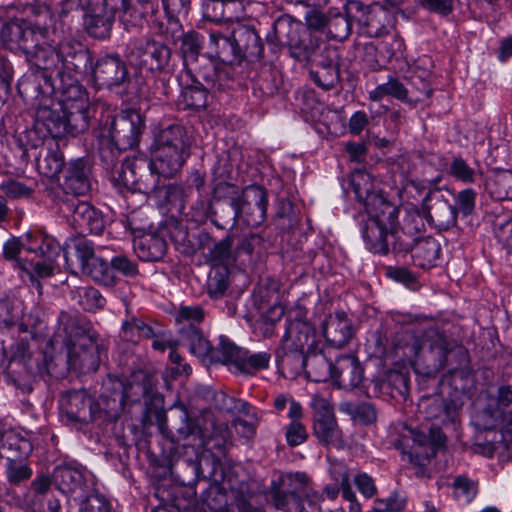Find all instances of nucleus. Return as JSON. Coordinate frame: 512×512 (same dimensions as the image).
<instances>
[{
  "mask_svg": "<svg viewBox=\"0 0 512 512\" xmlns=\"http://www.w3.org/2000/svg\"><path fill=\"white\" fill-rule=\"evenodd\" d=\"M228 268L225 266L213 267L207 281V292L212 299L224 296L228 288Z\"/></svg>",
  "mask_w": 512,
  "mask_h": 512,
  "instance_id": "obj_51",
  "label": "nucleus"
},
{
  "mask_svg": "<svg viewBox=\"0 0 512 512\" xmlns=\"http://www.w3.org/2000/svg\"><path fill=\"white\" fill-rule=\"evenodd\" d=\"M285 315V309L281 304H275L256 321L255 328L264 338H270L275 334V328Z\"/></svg>",
  "mask_w": 512,
  "mask_h": 512,
  "instance_id": "obj_47",
  "label": "nucleus"
},
{
  "mask_svg": "<svg viewBox=\"0 0 512 512\" xmlns=\"http://www.w3.org/2000/svg\"><path fill=\"white\" fill-rule=\"evenodd\" d=\"M267 192L259 185H249L241 192L239 202H234V210L231 216V224L237 219H242L248 226L261 225L267 214Z\"/></svg>",
  "mask_w": 512,
  "mask_h": 512,
  "instance_id": "obj_12",
  "label": "nucleus"
},
{
  "mask_svg": "<svg viewBox=\"0 0 512 512\" xmlns=\"http://www.w3.org/2000/svg\"><path fill=\"white\" fill-rule=\"evenodd\" d=\"M103 346L98 343L97 337L93 334L90 337L80 339L67 349L66 364L73 368H79L86 372H95L100 364V354Z\"/></svg>",
  "mask_w": 512,
  "mask_h": 512,
  "instance_id": "obj_20",
  "label": "nucleus"
},
{
  "mask_svg": "<svg viewBox=\"0 0 512 512\" xmlns=\"http://www.w3.org/2000/svg\"><path fill=\"white\" fill-rule=\"evenodd\" d=\"M75 293L78 304L86 311H96L105 305L104 297L93 287L79 288Z\"/></svg>",
  "mask_w": 512,
  "mask_h": 512,
  "instance_id": "obj_60",
  "label": "nucleus"
},
{
  "mask_svg": "<svg viewBox=\"0 0 512 512\" xmlns=\"http://www.w3.org/2000/svg\"><path fill=\"white\" fill-rule=\"evenodd\" d=\"M234 45L240 54V63L244 58L251 61L263 56V44L260 36L252 26L239 25L233 30Z\"/></svg>",
  "mask_w": 512,
  "mask_h": 512,
  "instance_id": "obj_29",
  "label": "nucleus"
},
{
  "mask_svg": "<svg viewBox=\"0 0 512 512\" xmlns=\"http://www.w3.org/2000/svg\"><path fill=\"white\" fill-rule=\"evenodd\" d=\"M181 341L187 346L192 354L197 356L203 363H213L215 348L204 338L196 326L181 328Z\"/></svg>",
  "mask_w": 512,
  "mask_h": 512,
  "instance_id": "obj_33",
  "label": "nucleus"
},
{
  "mask_svg": "<svg viewBox=\"0 0 512 512\" xmlns=\"http://www.w3.org/2000/svg\"><path fill=\"white\" fill-rule=\"evenodd\" d=\"M408 90L397 78L389 77L386 83L378 85L369 92L372 101H379L385 96H392L398 100H407Z\"/></svg>",
  "mask_w": 512,
  "mask_h": 512,
  "instance_id": "obj_49",
  "label": "nucleus"
},
{
  "mask_svg": "<svg viewBox=\"0 0 512 512\" xmlns=\"http://www.w3.org/2000/svg\"><path fill=\"white\" fill-rule=\"evenodd\" d=\"M213 470L210 474L212 483L202 495V501L212 512H224L228 501V492L219 484L223 480V469L219 462L212 461Z\"/></svg>",
  "mask_w": 512,
  "mask_h": 512,
  "instance_id": "obj_32",
  "label": "nucleus"
},
{
  "mask_svg": "<svg viewBox=\"0 0 512 512\" xmlns=\"http://www.w3.org/2000/svg\"><path fill=\"white\" fill-rule=\"evenodd\" d=\"M440 244L433 237H420L415 241L408 252L412 253L415 264L421 268L434 265L440 255Z\"/></svg>",
  "mask_w": 512,
  "mask_h": 512,
  "instance_id": "obj_35",
  "label": "nucleus"
},
{
  "mask_svg": "<svg viewBox=\"0 0 512 512\" xmlns=\"http://www.w3.org/2000/svg\"><path fill=\"white\" fill-rule=\"evenodd\" d=\"M208 91L198 81L183 88L178 98V105L183 109L200 110L207 106Z\"/></svg>",
  "mask_w": 512,
  "mask_h": 512,
  "instance_id": "obj_41",
  "label": "nucleus"
},
{
  "mask_svg": "<svg viewBox=\"0 0 512 512\" xmlns=\"http://www.w3.org/2000/svg\"><path fill=\"white\" fill-rule=\"evenodd\" d=\"M57 62L54 68L42 70V77L53 91L72 90V86H81L76 75L86 74L92 68V56L87 47L76 41H63L55 48Z\"/></svg>",
  "mask_w": 512,
  "mask_h": 512,
  "instance_id": "obj_3",
  "label": "nucleus"
},
{
  "mask_svg": "<svg viewBox=\"0 0 512 512\" xmlns=\"http://www.w3.org/2000/svg\"><path fill=\"white\" fill-rule=\"evenodd\" d=\"M134 376L131 382L108 377L103 381L101 392V405H104V413L108 416L109 422L116 421L128 404L138 403L150 390V379L147 375Z\"/></svg>",
  "mask_w": 512,
  "mask_h": 512,
  "instance_id": "obj_8",
  "label": "nucleus"
},
{
  "mask_svg": "<svg viewBox=\"0 0 512 512\" xmlns=\"http://www.w3.org/2000/svg\"><path fill=\"white\" fill-rule=\"evenodd\" d=\"M425 229L423 217L418 212H408L403 219L402 226L396 227V219L394 220V234L392 249L397 253H407L409 248L413 246L415 241L421 237V233Z\"/></svg>",
  "mask_w": 512,
  "mask_h": 512,
  "instance_id": "obj_22",
  "label": "nucleus"
},
{
  "mask_svg": "<svg viewBox=\"0 0 512 512\" xmlns=\"http://www.w3.org/2000/svg\"><path fill=\"white\" fill-rule=\"evenodd\" d=\"M454 496L466 503L471 502L478 492V483L465 475H458L452 483Z\"/></svg>",
  "mask_w": 512,
  "mask_h": 512,
  "instance_id": "obj_57",
  "label": "nucleus"
},
{
  "mask_svg": "<svg viewBox=\"0 0 512 512\" xmlns=\"http://www.w3.org/2000/svg\"><path fill=\"white\" fill-rule=\"evenodd\" d=\"M27 12L33 18L32 27L37 30L42 38H46L54 21V15L50 7L45 3H33L27 7Z\"/></svg>",
  "mask_w": 512,
  "mask_h": 512,
  "instance_id": "obj_46",
  "label": "nucleus"
},
{
  "mask_svg": "<svg viewBox=\"0 0 512 512\" xmlns=\"http://www.w3.org/2000/svg\"><path fill=\"white\" fill-rule=\"evenodd\" d=\"M81 271L89 275L95 282L102 285L113 286L115 284V277L111 266L99 257L93 259V261Z\"/></svg>",
  "mask_w": 512,
  "mask_h": 512,
  "instance_id": "obj_50",
  "label": "nucleus"
},
{
  "mask_svg": "<svg viewBox=\"0 0 512 512\" xmlns=\"http://www.w3.org/2000/svg\"><path fill=\"white\" fill-rule=\"evenodd\" d=\"M367 18L360 28L362 33L369 37H380L386 33L387 14L384 10L373 8Z\"/></svg>",
  "mask_w": 512,
  "mask_h": 512,
  "instance_id": "obj_56",
  "label": "nucleus"
},
{
  "mask_svg": "<svg viewBox=\"0 0 512 512\" xmlns=\"http://www.w3.org/2000/svg\"><path fill=\"white\" fill-rule=\"evenodd\" d=\"M189 195V188L182 184H169L163 183L161 190L158 194V199L165 200L167 203L177 205L180 209L184 207V201Z\"/></svg>",
  "mask_w": 512,
  "mask_h": 512,
  "instance_id": "obj_61",
  "label": "nucleus"
},
{
  "mask_svg": "<svg viewBox=\"0 0 512 512\" xmlns=\"http://www.w3.org/2000/svg\"><path fill=\"white\" fill-rule=\"evenodd\" d=\"M492 193L498 200H512V171L498 173L492 182Z\"/></svg>",
  "mask_w": 512,
  "mask_h": 512,
  "instance_id": "obj_63",
  "label": "nucleus"
},
{
  "mask_svg": "<svg viewBox=\"0 0 512 512\" xmlns=\"http://www.w3.org/2000/svg\"><path fill=\"white\" fill-rule=\"evenodd\" d=\"M61 186L67 194L86 195L91 189V169L88 162L83 158L70 161L63 171Z\"/></svg>",
  "mask_w": 512,
  "mask_h": 512,
  "instance_id": "obj_23",
  "label": "nucleus"
},
{
  "mask_svg": "<svg viewBox=\"0 0 512 512\" xmlns=\"http://www.w3.org/2000/svg\"><path fill=\"white\" fill-rule=\"evenodd\" d=\"M63 166V155L57 150H49L43 157L40 155L37 159V167L39 171L47 177L56 176L62 171Z\"/></svg>",
  "mask_w": 512,
  "mask_h": 512,
  "instance_id": "obj_55",
  "label": "nucleus"
},
{
  "mask_svg": "<svg viewBox=\"0 0 512 512\" xmlns=\"http://www.w3.org/2000/svg\"><path fill=\"white\" fill-rule=\"evenodd\" d=\"M27 251L49 261H56L62 251L67 269L73 271L71 252L68 247L61 248L59 243L51 237L41 233H27Z\"/></svg>",
  "mask_w": 512,
  "mask_h": 512,
  "instance_id": "obj_25",
  "label": "nucleus"
},
{
  "mask_svg": "<svg viewBox=\"0 0 512 512\" xmlns=\"http://www.w3.org/2000/svg\"><path fill=\"white\" fill-rule=\"evenodd\" d=\"M429 443L428 437L419 431L413 429H407L395 443L398 449L402 450V453L407 456L408 461L414 464H420L422 454L418 451Z\"/></svg>",
  "mask_w": 512,
  "mask_h": 512,
  "instance_id": "obj_38",
  "label": "nucleus"
},
{
  "mask_svg": "<svg viewBox=\"0 0 512 512\" xmlns=\"http://www.w3.org/2000/svg\"><path fill=\"white\" fill-rule=\"evenodd\" d=\"M267 42L275 52L287 47L293 58L308 63L324 44L320 37L289 16H281L274 22Z\"/></svg>",
  "mask_w": 512,
  "mask_h": 512,
  "instance_id": "obj_5",
  "label": "nucleus"
},
{
  "mask_svg": "<svg viewBox=\"0 0 512 512\" xmlns=\"http://www.w3.org/2000/svg\"><path fill=\"white\" fill-rule=\"evenodd\" d=\"M329 0H325L324 4L321 5H311L306 3H293L294 5H301L303 7L308 8V11L305 14V22L309 31L315 30H323L327 29L328 19H329V11L324 13L322 8L328 5Z\"/></svg>",
  "mask_w": 512,
  "mask_h": 512,
  "instance_id": "obj_52",
  "label": "nucleus"
},
{
  "mask_svg": "<svg viewBox=\"0 0 512 512\" xmlns=\"http://www.w3.org/2000/svg\"><path fill=\"white\" fill-rule=\"evenodd\" d=\"M327 35L335 40L343 41L349 37L352 31V24L347 10L341 11L338 8L329 9Z\"/></svg>",
  "mask_w": 512,
  "mask_h": 512,
  "instance_id": "obj_40",
  "label": "nucleus"
},
{
  "mask_svg": "<svg viewBox=\"0 0 512 512\" xmlns=\"http://www.w3.org/2000/svg\"><path fill=\"white\" fill-rule=\"evenodd\" d=\"M428 220L438 230H448L457 223L455 195L449 190L430 191L424 199Z\"/></svg>",
  "mask_w": 512,
  "mask_h": 512,
  "instance_id": "obj_14",
  "label": "nucleus"
},
{
  "mask_svg": "<svg viewBox=\"0 0 512 512\" xmlns=\"http://www.w3.org/2000/svg\"><path fill=\"white\" fill-rule=\"evenodd\" d=\"M103 7L106 14H108L106 21L104 22L99 18L93 19L95 27H98V22H102L101 30L99 32L90 30V33L96 37L104 38L109 34L112 19L117 13L121 14L124 21L129 19L140 20L141 12L137 11L135 2L132 3L131 0H103ZM90 29H93V27Z\"/></svg>",
  "mask_w": 512,
  "mask_h": 512,
  "instance_id": "obj_28",
  "label": "nucleus"
},
{
  "mask_svg": "<svg viewBox=\"0 0 512 512\" xmlns=\"http://www.w3.org/2000/svg\"><path fill=\"white\" fill-rule=\"evenodd\" d=\"M170 29L173 30V33H180L178 36V39L181 41L179 50L183 59L185 61H196L203 49V36L193 30L184 33L179 21L171 22Z\"/></svg>",
  "mask_w": 512,
  "mask_h": 512,
  "instance_id": "obj_36",
  "label": "nucleus"
},
{
  "mask_svg": "<svg viewBox=\"0 0 512 512\" xmlns=\"http://www.w3.org/2000/svg\"><path fill=\"white\" fill-rule=\"evenodd\" d=\"M340 410L348 413L353 419L358 420L362 424H370L376 420V410L370 403L363 402L355 404L353 402H342Z\"/></svg>",
  "mask_w": 512,
  "mask_h": 512,
  "instance_id": "obj_54",
  "label": "nucleus"
},
{
  "mask_svg": "<svg viewBox=\"0 0 512 512\" xmlns=\"http://www.w3.org/2000/svg\"><path fill=\"white\" fill-rule=\"evenodd\" d=\"M38 117L41 119L48 133L52 137L58 138L66 134L64 103H62L59 110L48 107L42 108L38 112Z\"/></svg>",
  "mask_w": 512,
  "mask_h": 512,
  "instance_id": "obj_45",
  "label": "nucleus"
},
{
  "mask_svg": "<svg viewBox=\"0 0 512 512\" xmlns=\"http://www.w3.org/2000/svg\"><path fill=\"white\" fill-rule=\"evenodd\" d=\"M119 335L122 340L133 344L138 343L143 338L156 336L154 330L148 324L135 316H130L123 321Z\"/></svg>",
  "mask_w": 512,
  "mask_h": 512,
  "instance_id": "obj_43",
  "label": "nucleus"
},
{
  "mask_svg": "<svg viewBox=\"0 0 512 512\" xmlns=\"http://www.w3.org/2000/svg\"><path fill=\"white\" fill-rule=\"evenodd\" d=\"M206 54L224 64H240V54H238L234 45L233 32L230 36H227L219 31H211L209 33Z\"/></svg>",
  "mask_w": 512,
  "mask_h": 512,
  "instance_id": "obj_30",
  "label": "nucleus"
},
{
  "mask_svg": "<svg viewBox=\"0 0 512 512\" xmlns=\"http://www.w3.org/2000/svg\"><path fill=\"white\" fill-rule=\"evenodd\" d=\"M310 76L318 87L330 90L338 83L339 68L311 66Z\"/></svg>",
  "mask_w": 512,
  "mask_h": 512,
  "instance_id": "obj_58",
  "label": "nucleus"
},
{
  "mask_svg": "<svg viewBox=\"0 0 512 512\" xmlns=\"http://www.w3.org/2000/svg\"><path fill=\"white\" fill-rule=\"evenodd\" d=\"M127 57L140 69L161 73L170 69L172 50L164 42L148 36L132 41L128 47Z\"/></svg>",
  "mask_w": 512,
  "mask_h": 512,
  "instance_id": "obj_9",
  "label": "nucleus"
},
{
  "mask_svg": "<svg viewBox=\"0 0 512 512\" xmlns=\"http://www.w3.org/2000/svg\"><path fill=\"white\" fill-rule=\"evenodd\" d=\"M118 172V181L127 189L133 192H139L146 195H154L156 198L161 190L165 177L162 173L153 167V158H151L148 169L137 172L135 167L130 164H120Z\"/></svg>",
  "mask_w": 512,
  "mask_h": 512,
  "instance_id": "obj_15",
  "label": "nucleus"
},
{
  "mask_svg": "<svg viewBox=\"0 0 512 512\" xmlns=\"http://www.w3.org/2000/svg\"><path fill=\"white\" fill-rule=\"evenodd\" d=\"M409 384L410 379L407 373L392 370L387 373L381 389L393 399H406L409 394Z\"/></svg>",
  "mask_w": 512,
  "mask_h": 512,
  "instance_id": "obj_44",
  "label": "nucleus"
},
{
  "mask_svg": "<svg viewBox=\"0 0 512 512\" xmlns=\"http://www.w3.org/2000/svg\"><path fill=\"white\" fill-rule=\"evenodd\" d=\"M93 334L87 330L85 322L77 313L65 311L60 313L55 339H60L66 349L75 343H80L81 338L90 337Z\"/></svg>",
  "mask_w": 512,
  "mask_h": 512,
  "instance_id": "obj_26",
  "label": "nucleus"
},
{
  "mask_svg": "<svg viewBox=\"0 0 512 512\" xmlns=\"http://www.w3.org/2000/svg\"><path fill=\"white\" fill-rule=\"evenodd\" d=\"M107 499L99 493H91L80 501L79 512H110Z\"/></svg>",
  "mask_w": 512,
  "mask_h": 512,
  "instance_id": "obj_64",
  "label": "nucleus"
},
{
  "mask_svg": "<svg viewBox=\"0 0 512 512\" xmlns=\"http://www.w3.org/2000/svg\"><path fill=\"white\" fill-rule=\"evenodd\" d=\"M233 238L227 236L210 250V261L214 264V267L225 266L228 268L236 261V253L232 250Z\"/></svg>",
  "mask_w": 512,
  "mask_h": 512,
  "instance_id": "obj_48",
  "label": "nucleus"
},
{
  "mask_svg": "<svg viewBox=\"0 0 512 512\" xmlns=\"http://www.w3.org/2000/svg\"><path fill=\"white\" fill-rule=\"evenodd\" d=\"M410 350L414 355L416 372L433 377L446 367L452 353L460 354L464 349L438 327L430 326L415 336Z\"/></svg>",
  "mask_w": 512,
  "mask_h": 512,
  "instance_id": "obj_2",
  "label": "nucleus"
},
{
  "mask_svg": "<svg viewBox=\"0 0 512 512\" xmlns=\"http://www.w3.org/2000/svg\"><path fill=\"white\" fill-rule=\"evenodd\" d=\"M271 354L263 351L258 353H250L248 350L245 352L243 364H241L239 372L245 374H254L255 372L269 367Z\"/></svg>",
  "mask_w": 512,
  "mask_h": 512,
  "instance_id": "obj_59",
  "label": "nucleus"
},
{
  "mask_svg": "<svg viewBox=\"0 0 512 512\" xmlns=\"http://www.w3.org/2000/svg\"><path fill=\"white\" fill-rule=\"evenodd\" d=\"M268 496L273 506L284 512H303L304 499L310 504L321 500V495L308 487V477L305 473L280 474L273 479Z\"/></svg>",
  "mask_w": 512,
  "mask_h": 512,
  "instance_id": "obj_7",
  "label": "nucleus"
},
{
  "mask_svg": "<svg viewBox=\"0 0 512 512\" xmlns=\"http://www.w3.org/2000/svg\"><path fill=\"white\" fill-rule=\"evenodd\" d=\"M103 407L101 396L93 401L85 390L67 392L60 400V410L67 423L87 424L94 420L109 422Z\"/></svg>",
  "mask_w": 512,
  "mask_h": 512,
  "instance_id": "obj_11",
  "label": "nucleus"
},
{
  "mask_svg": "<svg viewBox=\"0 0 512 512\" xmlns=\"http://www.w3.org/2000/svg\"><path fill=\"white\" fill-rule=\"evenodd\" d=\"M167 249L164 238L157 234H145L134 241V250L142 261H159Z\"/></svg>",
  "mask_w": 512,
  "mask_h": 512,
  "instance_id": "obj_34",
  "label": "nucleus"
},
{
  "mask_svg": "<svg viewBox=\"0 0 512 512\" xmlns=\"http://www.w3.org/2000/svg\"><path fill=\"white\" fill-rule=\"evenodd\" d=\"M25 23V20H16L8 23L2 22L0 37L3 44L9 48H17Z\"/></svg>",
  "mask_w": 512,
  "mask_h": 512,
  "instance_id": "obj_62",
  "label": "nucleus"
},
{
  "mask_svg": "<svg viewBox=\"0 0 512 512\" xmlns=\"http://www.w3.org/2000/svg\"><path fill=\"white\" fill-rule=\"evenodd\" d=\"M332 379L338 387L350 390L358 387L363 380V368L357 357L344 355L335 364Z\"/></svg>",
  "mask_w": 512,
  "mask_h": 512,
  "instance_id": "obj_27",
  "label": "nucleus"
},
{
  "mask_svg": "<svg viewBox=\"0 0 512 512\" xmlns=\"http://www.w3.org/2000/svg\"><path fill=\"white\" fill-rule=\"evenodd\" d=\"M463 402L459 391H456L455 397L445 400L439 395L422 397L419 403V409L428 420H436L441 424H448L455 421L458 410Z\"/></svg>",
  "mask_w": 512,
  "mask_h": 512,
  "instance_id": "obj_21",
  "label": "nucleus"
},
{
  "mask_svg": "<svg viewBox=\"0 0 512 512\" xmlns=\"http://www.w3.org/2000/svg\"><path fill=\"white\" fill-rule=\"evenodd\" d=\"M189 156L185 129L178 124L160 128L154 134L153 167L165 177H173Z\"/></svg>",
  "mask_w": 512,
  "mask_h": 512,
  "instance_id": "obj_6",
  "label": "nucleus"
},
{
  "mask_svg": "<svg viewBox=\"0 0 512 512\" xmlns=\"http://www.w3.org/2000/svg\"><path fill=\"white\" fill-rule=\"evenodd\" d=\"M321 345L317 338L315 328L303 319L302 311L297 312L293 318L286 317L285 331L275 351V358L279 369L287 366L299 367L302 355L311 353Z\"/></svg>",
  "mask_w": 512,
  "mask_h": 512,
  "instance_id": "obj_4",
  "label": "nucleus"
},
{
  "mask_svg": "<svg viewBox=\"0 0 512 512\" xmlns=\"http://www.w3.org/2000/svg\"><path fill=\"white\" fill-rule=\"evenodd\" d=\"M54 481L63 493L82 491L84 486L83 473L72 467H58L54 472Z\"/></svg>",
  "mask_w": 512,
  "mask_h": 512,
  "instance_id": "obj_42",
  "label": "nucleus"
},
{
  "mask_svg": "<svg viewBox=\"0 0 512 512\" xmlns=\"http://www.w3.org/2000/svg\"><path fill=\"white\" fill-rule=\"evenodd\" d=\"M172 240L180 253L190 256L202 249L204 244L210 240V237L204 232L191 234L179 228L172 233Z\"/></svg>",
  "mask_w": 512,
  "mask_h": 512,
  "instance_id": "obj_39",
  "label": "nucleus"
},
{
  "mask_svg": "<svg viewBox=\"0 0 512 512\" xmlns=\"http://www.w3.org/2000/svg\"><path fill=\"white\" fill-rule=\"evenodd\" d=\"M246 350L235 345L226 336L219 337L218 347L215 348L213 363L219 362L230 366L235 371L239 372Z\"/></svg>",
  "mask_w": 512,
  "mask_h": 512,
  "instance_id": "obj_37",
  "label": "nucleus"
},
{
  "mask_svg": "<svg viewBox=\"0 0 512 512\" xmlns=\"http://www.w3.org/2000/svg\"><path fill=\"white\" fill-rule=\"evenodd\" d=\"M311 406L313 415V434L323 446L337 445L341 442L342 432L338 427L336 417L329 402L314 396Z\"/></svg>",
  "mask_w": 512,
  "mask_h": 512,
  "instance_id": "obj_17",
  "label": "nucleus"
},
{
  "mask_svg": "<svg viewBox=\"0 0 512 512\" xmlns=\"http://www.w3.org/2000/svg\"><path fill=\"white\" fill-rule=\"evenodd\" d=\"M36 31L32 27V23L26 21L17 48L26 54L28 60L35 67V75L40 76L42 70H50L55 67L57 56L55 47L49 44H39Z\"/></svg>",
  "mask_w": 512,
  "mask_h": 512,
  "instance_id": "obj_16",
  "label": "nucleus"
},
{
  "mask_svg": "<svg viewBox=\"0 0 512 512\" xmlns=\"http://www.w3.org/2000/svg\"><path fill=\"white\" fill-rule=\"evenodd\" d=\"M126 149H119L118 145H113V142L102 132L99 134V155L107 170H115L119 165V156L122 151Z\"/></svg>",
  "mask_w": 512,
  "mask_h": 512,
  "instance_id": "obj_53",
  "label": "nucleus"
},
{
  "mask_svg": "<svg viewBox=\"0 0 512 512\" xmlns=\"http://www.w3.org/2000/svg\"><path fill=\"white\" fill-rule=\"evenodd\" d=\"M61 210L71 217L77 228L86 229L96 235L104 230L105 222L101 213L86 201L67 199L63 202Z\"/></svg>",
  "mask_w": 512,
  "mask_h": 512,
  "instance_id": "obj_19",
  "label": "nucleus"
},
{
  "mask_svg": "<svg viewBox=\"0 0 512 512\" xmlns=\"http://www.w3.org/2000/svg\"><path fill=\"white\" fill-rule=\"evenodd\" d=\"M323 334L326 340L334 347L345 346L353 336L351 321L345 312H336L329 315L323 325Z\"/></svg>",
  "mask_w": 512,
  "mask_h": 512,
  "instance_id": "obj_31",
  "label": "nucleus"
},
{
  "mask_svg": "<svg viewBox=\"0 0 512 512\" xmlns=\"http://www.w3.org/2000/svg\"><path fill=\"white\" fill-rule=\"evenodd\" d=\"M90 72L97 85L109 89L122 86L129 80L127 65L117 54L100 57Z\"/></svg>",
  "mask_w": 512,
  "mask_h": 512,
  "instance_id": "obj_18",
  "label": "nucleus"
},
{
  "mask_svg": "<svg viewBox=\"0 0 512 512\" xmlns=\"http://www.w3.org/2000/svg\"><path fill=\"white\" fill-rule=\"evenodd\" d=\"M72 90H58L62 93L65 110L66 134L77 135L89 127V99L82 86H72Z\"/></svg>",
  "mask_w": 512,
  "mask_h": 512,
  "instance_id": "obj_13",
  "label": "nucleus"
},
{
  "mask_svg": "<svg viewBox=\"0 0 512 512\" xmlns=\"http://www.w3.org/2000/svg\"><path fill=\"white\" fill-rule=\"evenodd\" d=\"M286 369L295 373L304 369L309 380L313 382H325L332 378L334 364L327 360L322 353L321 345H319L313 352L302 355V361L299 367L287 366Z\"/></svg>",
  "mask_w": 512,
  "mask_h": 512,
  "instance_id": "obj_24",
  "label": "nucleus"
},
{
  "mask_svg": "<svg viewBox=\"0 0 512 512\" xmlns=\"http://www.w3.org/2000/svg\"><path fill=\"white\" fill-rule=\"evenodd\" d=\"M100 132L111 139L119 149H131L137 146L142 132L143 121L136 111H126L114 115L108 113L100 120Z\"/></svg>",
  "mask_w": 512,
  "mask_h": 512,
  "instance_id": "obj_10",
  "label": "nucleus"
},
{
  "mask_svg": "<svg viewBox=\"0 0 512 512\" xmlns=\"http://www.w3.org/2000/svg\"><path fill=\"white\" fill-rule=\"evenodd\" d=\"M351 185L356 199L363 203L368 214L362 231L368 249L374 253L386 254L389 247H392L391 234H394L398 207L376 190L373 178L367 172L353 174Z\"/></svg>",
  "mask_w": 512,
  "mask_h": 512,
  "instance_id": "obj_1",
  "label": "nucleus"
}]
</instances>
